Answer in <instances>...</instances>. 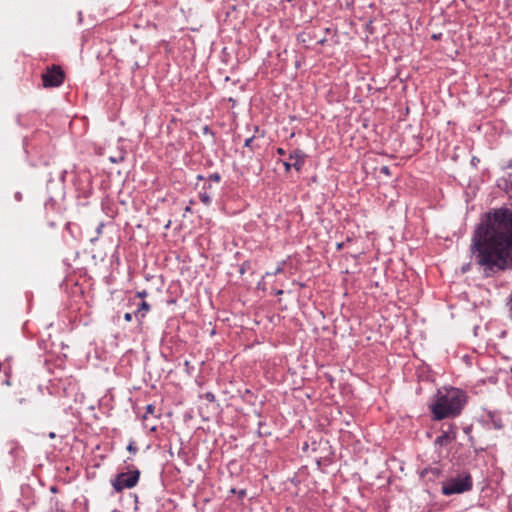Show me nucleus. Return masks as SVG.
I'll use <instances>...</instances> for the list:
<instances>
[{"label":"nucleus","mask_w":512,"mask_h":512,"mask_svg":"<svg viewBox=\"0 0 512 512\" xmlns=\"http://www.w3.org/2000/svg\"><path fill=\"white\" fill-rule=\"evenodd\" d=\"M471 258L485 277L512 266V210L497 209L477 226L470 245Z\"/></svg>","instance_id":"f257e3e1"},{"label":"nucleus","mask_w":512,"mask_h":512,"mask_svg":"<svg viewBox=\"0 0 512 512\" xmlns=\"http://www.w3.org/2000/svg\"><path fill=\"white\" fill-rule=\"evenodd\" d=\"M466 403L465 393L457 388L438 390L434 402L430 405L435 420L458 416Z\"/></svg>","instance_id":"f03ea898"},{"label":"nucleus","mask_w":512,"mask_h":512,"mask_svg":"<svg viewBox=\"0 0 512 512\" xmlns=\"http://www.w3.org/2000/svg\"><path fill=\"white\" fill-rule=\"evenodd\" d=\"M472 477L468 472H461L442 483V493L446 496L460 494L472 489Z\"/></svg>","instance_id":"7ed1b4c3"},{"label":"nucleus","mask_w":512,"mask_h":512,"mask_svg":"<svg viewBox=\"0 0 512 512\" xmlns=\"http://www.w3.org/2000/svg\"><path fill=\"white\" fill-rule=\"evenodd\" d=\"M140 476L139 470L130 472L119 473L115 479L112 480V486L117 492H121L123 489H130L136 486Z\"/></svg>","instance_id":"20e7f679"},{"label":"nucleus","mask_w":512,"mask_h":512,"mask_svg":"<svg viewBox=\"0 0 512 512\" xmlns=\"http://www.w3.org/2000/svg\"><path fill=\"white\" fill-rule=\"evenodd\" d=\"M44 87H59L64 81V72L58 65H52L42 74Z\"/></svg>","instance_id":"39448f33"},{"label":"nucleus","mask_w":512,"mask_h":512,"mask_svg":"<svg viewBox=\"0 0 512 512\" xmlns=\"http://www.w3.org/2000/svg\"><path fill=\"white\" fill-rule=\"evenodd\" d=\"M290 159L294 160L292 163L293 168L297 171H300L305 163V155L300 150H296L290 154Z\"/></svg>","instance_id":"423d86ee"},{"label":"nucleus","mask_w":512,"mask_h":512,"mask_svg":"<svg viewBox=\"0 0 512 512\" xmlns=\"http://www.w3.org/2000/svg\"><path fill=\"white\" fill-rule=\"evenodd\" d=\"M488 419L485 420L488 428L499 430L503 427L501 418L494 412H488Z\"/></svg>","instance_id":"0eeeda50"},{"label":"nucleus","mask_w":512,"mask_h":512,"mask_svg":"<svg viewBox=\"0 0 512 512\" xmlns=\"http://www.w3.org/2000/svg\"><path fill=\"white\" fill-rule=\"evenodd\" d=\"M149 309H150L149 304L147 302H145V301H142L139 304V307H138L137 311L135 312L136 318H138V319L144 318L146 313L149 311Z\"/></svg>","instance_id":"6e6552de"},{"label":"nucleus","mask_w":512,"mask_h":512,"mask_svg":"<svg viewBox=\"0 0 512 512\" xmlns=\"http://www.w3.org/2000/svg\"><path fill=\"white\" fill-rule=\"evenodd\" d=\"M109 160L112 163H120L124 160V153L120 151L116 155L109 156Z\"/></svg>","instance_id":"1a4fd4ad"},{"label":"nucleus","mask_w":512,"mask_h":512,"mask_svg":"<svg viewBox=\"0 0 512 512\" xmlns=\"http://www.w3.org/2000/svg\"><path fill=\"white\" fill-rule=\"evenodd\" d=\"M199 199L205 205H209L211 203V197L206 191L199 193Z\"/></svg>","instance_id":"9d476101"},{"label":"nucleus","mask_w":512,"mask_h":512,"mask_svg":"<svg viewBox=\"0 0 512 512\" xmlns=\"http://www.w3.org/2000/svg\"><path fill=\"white\" fill-rule=\"evenodd\" d=\"M449 439H450V437H449L448 433H443L441 436L436 438L435 443L442 445L445 442H447Z\"/></svg>","instance_id":"9b49d317"},{"label":"nucleus","mask_w":512,"mask_h":512,"mask_svg":"<svg viewBox=\"0 0 512 512\" xmlns=\"http://www.w3.org/2000/svg\"><path fill=\"white\" fill-rule=\"evenodd\" d=\"M154 412H155V407L152 404L147 405L146 414L143 416V418L146 419L148 414H154Z\"/></svg>","instance_id":"f8f14e48"},{"label":"nucleus","mask_w":512,"mask_h":512,"mask_svg":"<svg viewBox=\"0 0 512 512\" xmlns=\"http://www.w3.org/2000/svg\"><path fill=\"white\" fill-rule=\"evenodd\" d=\"M221 179L220 175L218 173L211 174L208 178L209 181L219 182Z\"/></svg>","instance_id":"ddd939ff"},{"label":"nucleus","mask_w":512,"mask_h":512,"mask_svg":"<svg viewBox=\"0 0 512 512\" xmlns=\"http://www.w3.org/2000/svg\"><path fill=\"white\" fill-rule=\"evenodd\" d=\"M127 450L130 453L135 454L137 452V447L135 446V443L134 442H130L129 445L127 446Z\"/></svg>","instance_id":"4468645a"},{"label":"nucleus","mask_w":512,"mask_h":512,"mask_svg":"<svg viewBox=\"0 0 512 512\" xmlns=\"http://www.w3.org/2000/svg\"><path fill=\"white\" fill-rule=\"evenodd\" d=\"M205 399L208 400L209 402H214L215 401V396L213 393L211 392H207L205 393L204 395Z\"/></svg>","instance_id":"2eb2a0df"},{"label":"nucleus","mask_w":512,"mask_h":512,"mask_svg":"<svg viewBox=\"0 0 512 512\" xmlns=\"http://www.w3.org/2000/svg\"><path fill=\"white\" fill-rule=\"evenodd\" d=\"M253 141H254V137L247 138V139L245 140L244 146H245V147H252V143H253Z\"/></svg>","instance_id":"dca6fc26"},{"label":"nucleus","mask_w":512,"mask_h":512,"mask_svg":"<svg viewBox=\"0 0 512 512\" xmlns=\"http://www.w3.org/2000/svg\"><path fill=\"white\" fill-rule=\"evenodd\" d=\"M283 165L287 172L290 171V169L293 167L292 163H289V162H284Z\"/></svg>","instance_id":"f3484780"},{"label":"nucleus","mask_w":512,"mask_h":512,"mask_svg":"<svg viewBox=\"0 0 512 512\" xmlns=\"http://www.w3.org/2000/svg\"><path fill=\"white\" fill-rule=\"evenodd\" d=\"M381 172L386 174V175H389L390 172H389V168L387 166H383L381 167Z\"/></svg>","instance_id":"a211bd4d"},{"label":"nucleus","mask_w":512,"mask_h":512,"mask_svg":"<svg viewBox=\"0 0 512 512\" xmlns=\"http://www.w3.org/2000/svg\"><path fill=\"white\" fill-rule=\"evenodd\" d=\"M124 319L127 321V322H130L132 320V314L131 313H126L124 315Z\"/></svg>","instance_id":"6ab92c4d"},{"label":"nucleus","mask_w":512,"mask_h":512,"mask_svg":"<svg viewBox=\"0 0 512 512\" xmlns=\"http://www.w3.org/2000/svg\"><path fill=\"white\" fill-rule=\"evenodd\" d=\"M503 169H512V159L507 162Z\"/></svg>","instance_id":"aec40b11"},{"label":"nucleus","mask_w":512,"mask_h":512,"mask_svg":"<svg viewBox=\"0 0 512 512\" xmlns=\"http://www.w3.org/2000/svg\"><path fill=\"white\" fill-rule=\"evenodd\" d=\"M15 199H16L17 201H21V200H22V194H21L20 192H16V193H15Z\"/></svg>","instance_id":"412c9836"},{"label":"nucleus","mask_w":512,"mask_h":512,"mask_svg":"<svg viewBox=\"0 0 512 512\" xmlns=\"http://www.w3.org/2000/svg\"><path fill=\"white\" fill-rule=\"evenodd\" d=\"M146 295H147V292H146L145 290H144V291H142V292H138V293H137V296H138V297H140V298H143V297H145Z\"/></svg>","instance_id":"4be33fe9"},{"label":"nucleus","mask_w":512,"mask_h":512,"mask_svg":"<svg viewBox=\"0 0 512 512\" xmlns=\"http://www.w3.org/2000/svg\"><path fill=\"white\" fill-rule=\"evenodd\" d=\"M103 226H104L103 223H100L99 226L97 227V233L98 234L101 233Z\"/></svg>","instance_id":"5701e85b"},{"label":"nucleus","mask_w":512,"mask_h":512,"mask_svg":"<svg viewBox=\"0 0 512 512\" xmlns=\"http://www.w3.org/2000/svg\"><path fill=\"white\" fill-rule=\"evenodd\" d=\"M469 267H470V263H469V264L464 265V266L462 267V271H463V272H466V271L469 269Z\"/></svg>","instance_id":"b1692460"},{"label":"nucleus","mask_w":512,"mask_h":512,"mask_svg":"<svg viewBox=\"0 0 512 512\" xmlns=\"http://www.w3.org/2000/svg\"><path fill=\"white\" fill-rule=\"evenodd\" d=\"M51 512H64V510L56 506L55 510H52Z\"/></svg>","instance_id":"393cba45"},{"label":"nucleus","mask_w":512,"mask_h":512,"mask_svg":"<svg viewBox=\"0 0 512 512\" xmlns=\"http://www.w3.org/2000/svg\"><path fill=\"white\" fill-rule=\"evenodd\" d=\"M277 153L280 154V155H284V150L282 148H278L277 149Z\"/></svg>","instance_id":"a878e982"},{"label":"nucleus","mask_w":512,"mask_h":512,"mask_svg":"<svg viewBox=\"0 0 512 512\" xmlns=\"http://www.w3.org/2000/svg\"><path fill=\"white\" fill-rule=\"evenodd\" d=\"M49 437H50V438H54V437H55V434H54L53 432H51V433L49 434Z\"/></svg>","instance_id":"bb28decb"},{"label":"nucleus","mask_w":512,"mask_h":512,"mask_svg":"<svg viewBox=\"0 0 512 512\" xmlns=\"http://www.w3.org/2000/svg\"><path fill=\"white\" fill-rule=\"evenodd\" d=\"M342 245H343V244H338V245H337L338 249H341V248H342Z\"/></svg>","instance_id":"cd10ccee"}]
</instances>
